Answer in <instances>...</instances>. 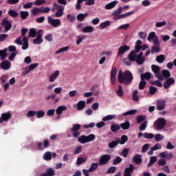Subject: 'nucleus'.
<instances>
[{
    "label": "nucleus",
    "mask_w": 176,
    "mask_h": 176,
    "mask_svg": "<svg viewBox=\"0 0 176 176\" xmlns=\"http://www.w3.org/2000/svg\"><path fill=\"white\" fill-rule=\"evenodd\" d=\"M109 160H111V155L108 154H104L100 157L99 160V165L104 166L108 164Z\"/></svg>",
    "instance_id": "nucleus-7"
},
{
    "label": "nucleus",
    "mask_w": 176,
    "mask_h": 176,
    "mask_svg": "<svg viewBox=\"0 0 176 176\" xmlns=\"http://www.w3.org/2000/svg\"><path fill=\"white\" fill-rule=\"evenodd\" d=\"M11 65L12 64L9 60H3L0 63V67L1 68V69H3V71H8L10 69Z\"/></svg>",
    "instance_id": "nucleus-12"
},
{
    "label": "nucleus",
    "mask_w": 176,
    "mask_h": 176,
    "mask_svg": "<svg viewBox=\"0 0 176 176\" xmlns=\"http://www.w3.org/2000/svg\"><path fill=\"white\" fill-rule=\"evenodd\" d=\"M133 162L135 164H141L142 163V159L141 158L140 155H136L133 157Z\"/></svg>",
    "instance_id": "nucleus-28"
},
{
    "label": "nucleus",
    "mask_w": 176,
    "mask_h": 176,
    "mask_svg": "<svg viewBox=\"0 0 176 176\" xmlns=\"http://www.w3.org/2000/svg\"><path fill=\"white\" fill-rule=\"evenodd\" d=\"M67 19L68 21H69L70 23H74V21H75V20H76L75 16H74L71 14H68L67 15Z\"/></svg>",
    "instance_id": "nucleus-64"
},
{
    "label": "nucleus",
    "mask_w": 176,
    "mask_h": 176,
    "mask_svg": "<svg viewBox=\"0 0 176 176\" xmlns=\"http://www.w3.org/2000/svg\"><path fill=\"white\" fill-rule=\"evenodd\" d=\"M43 157L44 160H47V161L52 160V153L50 151L46 152L43 155Z\"/></svg>",
    "instance_id": "nucleus-38"
},
{
    "label": "nucleus",
    "mask_w": 176,
    "mask_h": 176,
    "mask_svg": "<svg viewBox=\"0 0 176 176\" xmlns=\"http://www.w3.org/2000/svg\"><path fill=\"white\" fill-rule=\"evenodd\" d=\"M58 75H60V71L56 70L54 73L50 76L49 82H54V80L57 79Z\"/></svg>",
    "instance_id": "nucleus-25"
},
{
    "label": "nucleus",
    "mask_w": 176,
    "mask_h": 176,
    "mask_svg": "<svg viewBox=\"0 0 176 176\" xmlns=\"http://www.w3.org/2000/svg\"><path fill=\"white\" fill-rule=\"evenodd\" d=\"M129 50H130V46L126 45L120 46L118 48V52L117 56L118 57L120 56H122L124 54V53H126V52H129Z\"/></svg>",
    "instance_id": "nucleus-9"
},
{
    "label": "nucleus",
    "mask_w": 176,
    "mask_h": 176,
    "mask_svg": "<svg viewBox=\"0 0 176 176\" xmlns=\"http://www.w3.org/2000/svg\"><path fill=\"white\" fill-rule=\"evenodd\" d=\"M94 31V28L91 25L85 26L82 29V32L85 34H91Z\"/></svg>",
    "instance_id": "nucleus-22"
},
{
    "label": "nucleus",
    "mask_w": 176,
    "mask_h": 176,
    "mask_svg": "<svg viewBox=\"0 0 176 176\" xmlns=\"http://www.w3.org/2000/svg\"><path fill=\"white\" fill-rule=\"evenodd\" d=\"M175 83V80L173 78H168L164 83V89H168L171 85H174Z\"/></svg>",
    "instance_id": "nucleus-17"
},
{
    "label": "nucleus",
    "mask_w": 176,
    "mask_h": 176,
    "mask_svg": "<svg viewBox=\"0 0 176 176\" xmlns=\"http://www.w3.org/2000/svg\"><path fill=\"white\" fill-rule=\"evenodd\" d=\"M120 129V126L119 124H113L111 126V131L113 133H116V131H119Z\"/></svg>",
    "instance_id": "nucleus-37"
},
{
    "label": "nucleus",
    "mask_w": 176,
    "mask_h": 176,
    "mask_svg": "<svg viewBox=\"0 0 176 176\" xmlns=\"http://www.w3.org/2000/svg\"><path fill=\"white\" fill-rule=\"evenodd\" d=\"M20 16L22 20H25V19H27V17L30 16V13L28 12V11H21Z\"/></svg>",
    "instance_id": "nucleus-35"
},
{
    "label": "nucleus",
    "mask_w": 176,
    "mask_h": 176,
    "mask_svg": "<svg viewBox=\"0 0 176 176\" xmlns=\"http://www.w3.org/2000/svg\"><path fill=\"white\" fill-rule=\"evenodd\" d=\"M36 115L38 119H41V118H43V116H45V111H43V110H39L36 113Z\"/></svg>",
    "instance_id": "nucleus-61"
},
{
    "label": "nucleus",
    "mask_w": 176,
    "mask_h": 176,
    "mask_svg": "<svg viewBox=\"0 0 176 176\" xmlns=\"http://www.w3.org/2000/svg\"><path fill=\"white\" fill-rule=\"evenodd\" d=\"M116 93L119 97H123V94H124V92L123 91V88L122 87V85H118V89L117 90Z\"/></svg>",
    "instance_id": "nucleus-50"
},
{
    "label": "nucleus",
    "mask_w": 176,
    "mask_h": 176,
    "mask_svg": "<svg viewBox=\"0 0 176 176\" xmlns=\"http://www.w3.org/2000/svg\"><path fill=\"white\" fill-rule=\"evenodd\" d=\"M147 40L149 42L153 40V43H155V41H157V42H159V37H157L155 32H152L148 34Z\"/></svg>",
    "instance_id": "nucleus-19"
},
{
    "label": "nucleus",
    "mask_w": 176,
    "mask_h": 176,
    "mask_svg": "<svg viewBox=\"0 0 176 176\" xmlns=\"http://www.w3.org/2000/svg\"><path fill=\"white\" fill-rule=\"evenodd\" d=\"M112 119H116V115H109L102 118L103 122H107L108 120H112Z\"/></svg>",
    "instance_id": "nucleus-42"
},
{
    "label": "nucleus",
    "mask_w": 176,
    "mask_h": 176,
    "mask_svg": "<svg viewBox=\"0 0 176 176\" xmlns=\"http://www.w3.org/2000/svg\"><path fill=\"white\" fill-rule=\"evenodd\" d=\"M109 25H111V21H106L100 24V27L102 29L107 28V27H109Z\"/></svg>",
    "instance_id": "nucleus-45"
},
{
    "label": "nucleus",
    "mask_w": 176,
    "mask_h": 176,
    "mask_svg": "<svg viewBox=\"0 0 176 176\" xmlns=\"http://www.w3.org/2000/svg\"><path fill=\"white\" fill-rule=\"evenodd\" d=\"M128 58L129 61H131V63H134L135 60L137 59V52L135 51L132 50L128 55Z\"/></svg>",
    "instance_id": "nucleus-20"
},
{
    "label": "nucleus",
    "mask_w": 176,
    "mask_h": 176,
    "mask_svg": "<svg viewBox=\"0 0 176 176\" xmlns=\"http://www.w3.org/2000/svg\"><path fill=\"white\" fill-rule=\"evenodd\" d=\"M120 142V139L118 138L116 140H113L112 142H110L108 144V146L111 149H113V148H116V146H118V145H119Z\"/></svg>",
    "instance_id": "nucleus-23"
},
{
    "label": "nucleus",
    "mask_w": 176,
    "mask_h": 176,
    "mask_svg": "<svg viewBox=\"0 0 176 176\" xmlns=\"http://www.w3.org/2000/svg\"><path fill=\"white\" fill-rule=\"evenodd\" d=\"M155 60H156L157 63H159L160 64H162V63H164V60H166V57L163 54L159 55L156 57Z\"/></svg>",
    "instance_id": "nucleus-36"
},
{
    "label": "nucleus",
    "mask_w": 176,
    "mask_h": 176,
    "mask_svg": "<svg viewBox=\"0 0 176 176\" xmlns=\"http://www.w3.org/2000/svg\"><path fill=\"white\" fill-rule=\"evenodd\" d=\"M143 137L146 140H152V138H155V135L153 133H143Z\"/></svg>",
    "instance_id": "nucleus-48"
},
{
    "label": "nucleus",
    "mask_w": 176,
    "mask_h": 176,
    "mask_svg": "<svg viewBox=\"0 0 176 176\" xmlns=\"http://www.w3.org/2000/svg\"><path fill=\"white\" fill-rule=\"evenodd\" d=\"M47 20L50 25L54 28H57V27L61 25V21L60 19H54L52 16H48Z\"/></svg>",
    "instance_id": "nucleus-6"
},
{
    "label": "nucleus",
    "mask_w": 176,
    "mask_h": 176,
    "mask_svg": "<svg viewBox=\"0 0 176 176\" xmlns=\"http://www.w3.org/2000/svg\"><path fill=\"white\" fill-rule=\"evenodd\" d=\"M133 101H140V97H138V90H135L133 93Z\"/></svg>",
    "instance_id": "nucleus-51"
},
{
    "label": "nucleus",
    "mask_w": 176,
    "mask_h": 176,
    "mask_svg": "<svg viewBox=\"0 0 176 176\" xmlns=\"http://www.w3.org/2000/svg\"><path fill=\"white\" fill-rule=\"evenodd\" d=\"M116 5H118V1H111L105 5L104 9H106V10H111V9H113Z\"/></svg>",
    "instance_id": "nucleus-21"
},
{
    "label": "nucleus",
    "mask_w": 176,
    "mask_h": 176,
    "mask_svg": "<svg viewBox=\"0 0 176 176\" xmlns=\"http://www.w3.org/2000/svg\"><path fill=\"white\" fill-rule=\"evenodd\" d=\"M85 162H86V159H85V158L78 157L77 158L76 163H77V165H78V166H80V164H83V163H85Z\"/></svg>",
    "instance_id": "nucleus-57"
},
{
    "label": "nucleus",
    "mask_w": 176,
    "mask_h": 176,
    "mask_svg": "<svg viewBox=\"0 0 176 176\" xmlns=\"http://www.w3.org/2000/svg\"><path fill=\"white\" fill-rule=\"evenodd\" d=\"M29 35L32 38H35V36H36V30H35L34 28L30 29L29 31Z\"/></svg>",
    "instance_id": "nucleus-63"
},
{
    "label": "nucleus",
    "mask_w": 176,
    "mask_h": 176,
    "mask_svg": "<svg viewBox=\"0 0 176 176\" xmlns=\"http://www.w3.org/2000/svg\"><path fill=\"white\" fill-rule=\"evenodd\" d=\"M156 142H159L164 139V136H163L160 133H157L155 135Z\"/></svg>",
    "instance_id": "nucleus-52"
},
{
    "label": "nucleus",
    "mask_w": 176,
    "mask_h": 176,
    "mask_svg": "<svg viewBox=\"0 0 176 176\" xmlns=\"http://www.w3.org/2000/svg\"><path fill=\"white\" fill-rule=\"evenodd\" d=\"M166 164H167V161L164 158L160 159L157 162V165L160 167L164 166Z\"/></svg>",
    "instance_id": "nucleus-43"
},
{
    "label": "nucleus",
    "mask_w": 176,
    "mask_h": 176,
    "mask_svg": "<svg viewBox=\"0 0 176 176\" xmlns=\"http://www.w3.org/2000/svg\"><path fill=\"white\" fill-rule=\"evenodd\" d=\"M135 168V167L133 164H129V167L126 168L124 170V176H131Z\"/></svg>",
    "instance_id": "nucleus-13"
},
{
    "label": "nucleus",
    "mask_w": 176,
    "mask_h": 176,
    "mask_svg": "<svg viewBox=\"0 0 176 176\" xmlns=\"http://www.w3.org/2000/svg\"><path fill=\"white\" fill-rule=\"evenodd\" d=\"M63 111H67V107L65 106H59L57 109H56V113L57 115H61L63 112Z\"/></svg>",
    "instance_id": "nucleus-34"
},
{
    "label": "nucleus",
    "mask_w": 176,
    "mask_h": 176,
    "mask_svg": "<svg viewBox=\"0 0 176 176\" xmlns=\"http://www.w3.org/2000/svg\"><path fill=\"white\" fill-rule=\"evenodd\" d=\"M147 124H148V121H144L143 123H142L139 127L140 131H144V130L146 129Z\"/></svg>",
    "instance_id": "nucleus-58"
},
{
    "label": "nucleus",
    "mask_w": 176,
    "mask_h": 176,
    "mask_svg": "<svg viewBox=\"0 0 176 176\" xmlns=\"http://www.w3.org/2000/svg\"><path fill=\"white\" fill-rule=\"evenodd\" d=\"M1 25L5 27V31L8 32V31L12 29V21H8V18L6 17L2 20Z\"/></svg>",
    "instance_id": "nucleus-5"
},
{
    "label": "nucleus",
    "mask_w": 176,
    "mask_h": 176,
    "mask_svg": "<svg viewBox=\"0 0 176 176\" xmlns=\"http://www.w3.org/2000/svg\"><path fill=\"white\" fill-rule=\"evenodd\" d=\"M162 76H164V78H170V76H171V73H170V71L168 70H163L162 71Z\"/></svg>",
    "instance_id": "nucleus-62"
},
{
    "label": "nucleus",
    "mask_w": 176,
    "mask_h": 176,
    "mask_svg": "<svg viewBox=\"0 0 176 176\" xmlns=\"http://www.w3.org/2000/svg\"><path fill=\"white\" fill-rule=\"evenodd\" d=\"M42 30H40L38 31V34L36 36V38L33 39V43L34 45H41V43H42V42H43V39H42V34H41V32H42Z\"/></svg>",
    "instance_id": "nucleus-14"
},
{
    "label": "nucleus",
    "mask_w": 176,
    "mask_h": 176,
    "mask_svg": "<svg viewBox=\"0 0 176 176\" xmlns=\"http://www.w3.org/2000/svg\"><path fill=\"white\" fill-rule=\"evenodd\" d=\"M97 168H98V164L92 163L91 167L89 168V171H91V173H93V171H96Z\"/></svg>",
    "instance_id": "nucleus-53"
},
{
    "label": "nucleus",
    "mask_w": 176,
    "mask_h": 176,
    "mask_svg": "<svg viewBox=\"0 0 176 176\" xmlns=\"http://www.w3.org/2000/svg\"><path fill=\"white\" fill-rule=\"evenodd\" d=\"M123 160L122 159V157H120V156H117L116 157V159H114L113 160V166H116V165H118V164H120V163H122V161Z\"/></svg>",
    "instance_id": "nucleus-40"
},
{
    "label": "nucleus",
    "mask_w": 176,
    "mask_h": 176,
    "mask_svg": "<svg viewBox=\"0 0 176 176\" xmlns=\"http://www.w3.org/2000/svg\"><path fill=\"white\" fill-rule=\"evenodd\" d=\"M80 124H74L73 127L71 129V131H79L80 130Z\"/></svg>",
    "instance_id": "nucleus-54"
},
{
    "label": "nucleus",
    "mask_w": 176,
    "mask_h": 176,
    "mask_svg": "<svg viewBox=\"0 0 176 176\" xmlns=\"http://www.w3.org/2000/svg\"><path fill=\"white\" fill-rule=\"evenodd\" d=\"M135 113H137V110H129L125 113H122V116H129V115L133 116V115H135Z\"/></svg>",
    "instance_id": "nucleus-41"
},
{
    "label": "nucleus",
    "mask_w": 176,
    "mask_h": 176,
    "mask_svg": "<svg viewBox=\"0 0 176 176\" xmlns=\"http://www.w3.org/2000/svg\"><path fill=\"white\" fill-rule=\"evenodd\" d=\"M87 16H89V14L85 13H80L77 15V20L78 21H84L85 19H86V17H87Z\"/></svg>",
    "instance_id": "nucleus-32"
},
{
    "label": "nucleus",
    "mask_w": 176,
    "mask_h": 176,
    "mask_svg": "<svg viewBox=\"0 0 176 176\" xmlns=\"http://www.w3.org/2000/svg\"><path fill=\"white\" fill-rule=\"evenodd\" d=\"M77 38L76 45H79L84 39H86V36H78Z\"/></svg>",
    "instance_id": "nucleus-60"
},
{
    "label": "nucleus",
    "mask_w": 176,
    "mask_h": 176,
    "mask_svg": "<svg viewBox=\"0 0 176 176\" xmlns=\"http://www.w3.org/2000/svg\"><path fill=\"white\" fill-rule=\"evenodd\" d=\"M151 69L153 72L155 74L156 78L159 79V80H163V76L160 74V67L156 65H151Z\"/></svg>",
    "instance_id": "nucleus-4"
},
{
    "label": "nucleus",
    "mask_w": 176,
    "mask_h": 176,
    "mask_svg": "<svg viewBox=\"0 0 176 176\" xmlns=\"http://www.w3.org/2000/svg\"><path fill=\"white\" fill-rule=\"evenodd\" d=\"M146 86V81L141 79V81L139 83V90H144Z\"/></svg>",
    "instance_id": "nucleus-46"
},
{
    "label": "nucleus",
    "mask_w": 176,
    "mask_h": 176,
    "mask_svg": "<svg viewBox=\"0 0 176 176\" xmlns=\"http://www.w3.org/2000/svg\"><path fill=\"white\" fill-rule=\"evenodd\" d=\"M166 108V100H157V109L158 111H163Z\"/></svg>",
    "instance_id": "nucleus-18"
},
{
    "label": "nucleus",
    "mask_w": 176,
    "mask_h": 176,
    "mask_svg": "<svg viewBox=\"0 0 176 176\" xmlns=\"http://www.w3.org/2000/svg\"><path fill=\"white\" fill-rule=\"evenodd\" d=\"M33 3L35 6H41V5H45L46 1L45 0H36Z\"/></svg>",
    "instance_id": "nucleus-56"
},
{
    "label": "nucleus",
    "mask_w": 176,
    "mask_h": 176,
    "mask_svg": "<svg viewBox=\"0 0 176 176\" xmlns=\"http://www.w3.org/2000/svg\"><path fill=\"white\" fill-rule=\"evenodd\" d=\"M128 140H129V138L127 137V135H124L120 138V144L121 145H124V144H126V142H127Z\"/></svg>",
    "instance_id": "nucleus-44"
},
{
    "label": "nucleus",
    "mask_w": 176,
    "mask_h": 176,
    "mask_svg": "<svg viewBox=\"0 0 176 176\" xmlns=\"http://www.w3.org/2000/svg\"><path fill=\"white\" fill-rule=\"evenodd\" d=\"M10 119H12L10 112L3 113L0 117V124L3 123V122H9Z\"/></svg>",
    "instance_id": "nucleus-8"
},
{
    "label": "nucleus",
    "mask_w": 176,
    "mask_h": 176,
    "mask_svg": "<svg viewBox=\"0 0 176 176\" xmlns=\"http://www.w3.org/2000/svg\"><path fill=\"white\" fill-rule=\"evenodd\" d=\"M122 12H123V8L120 7L118 8L117 10H115L112 13V16H114L115 20H120V19H122V14H121Z\"/></svg>",
    "instance_id": "nucleus-11"
},
{
    "label": "nucleus",
    "mask_w": 176,
    "mask_h": 176,
    "mask_svg": "<svg viewBox=\"0 0 176 176\" xmlns=\"http://www.w3.org/2000/svg\"><path fill=\"white\" fill-rule=\"evenodd\" d=\"M142 80H149L152 78V74L149 72H146L140 75Z\"/></svg>",
    "instance_id": "nucleus-24"
},
{
    "label": "nucleus",
    "mask_w": 176,
    "mask_h": 176,
    "mask_svg": "<svg viewBox=\"0 0 176 176\" xmlns=\"http://www.w3.org/2000/svg\"><path fill=\"white\" fill-rule=\"evenodd\" d=\"M166 124H167V121L166 119L160 118L154 122L153 127L155 130L160 131L163 130V129L166 127Z\"/></svg>",
    "instance_id": "nucleus-2"
},
{
    "label": "nucleus",
    "mask_w": 176,
    "mask_h": 176,
    "mask_svg": "<svg viewBox=\"0 0 176 176\" xmlns=\"http://www.w3.org/2000/svg\"><path fill=\"white\" fill-rule=\"evenodd\" d=\"M31 12L33 16H37L39 13H42L41 8H38L37 7H35L31 10Z\"/></svg>",
    "instance_id": "nucleus-33"
},
{
    "label": "nucleus",
    "mask_w": 176,
    "mask_h": 176,
    "mask_svg": "<svg viewBox=\"0 0 176 176\" xmlns=\"http://www.w3.org/2000/svg\"><path fill=\"white\" fill-rule=\"evenodd\" d=\"M54 8H56V10L59 12H64V7L62 5L56 4V3H53Z\"/></svg>",
    "instance_id": "nucleus-39"
},
{
    "label": "nucleus",
    "mask_w": 176,
    "mask_h": 176,
    "mask_svg": "<svg viewBox=\"0 0 176 176\" xmlns=\"http://www.w3.org/2000/svg\"><path fill=\"white\" fill-rule=\"evenodd\" d=\"M96 140V135L90 134L88 136L85 135H81L78 138V142L80 144H86L87 142H91V141H94Z\"/></svg>",
    "instance_id": "nucleus-3"
},
{
    "label": "nucleus",
    "mask_w": 176,
    "mask_h": 176,
    "mask_svg": "<svg viewBox=\"0 0 176 176\" xmlns=\"http://www.w3.org/2000/svg\"><path fill=\"white\" fill-rule=\"evenodd\" d=\"M153 45H154L151 47V53H159V52H160V43L155 41Z\"/></svg>",
    "instance_id": "nucleus-15"
},
{
    "label": "nucleus",
    "mask_w": 176,
    "mask_h": 176,
    "mask_svg": "<svg viewBox=\"0 0 176 176\" xmlns=\"http://www.w3.org/2000/svg\"><path fill=\"white\" fill-rule=\"evenodd\" d=\"M156 162H157V157L156 156H151L147 167H152V166H153Z\"/></svg>",
    "instance_id": "nucleus-31"
},
{
    "label": "nucleus",
    "mask_w": 176,
    "mask_h": 176,
    "mask_svg": "<svg viewBox=\"0 0 176 176\" xmlns=\"http://www.w3.org/2000/svg\"><path fill=\"white\" fill-rule=\"evenodd\" d=\"M146 117L145 116H138L136 117V122L138 124L142 123V122H144V120H145Z\"/></svg>",
    "instance_id": "nucleus-47"
},
{
    "label": "nucleus",
    "mask_w": 176,
    "mask_h": 176,
    "mask_svg": "<svg viewBox=\"0 0 176 176\" xmlns=\"http://www.w3.org/2000/svg\"><path fill=\"white\" fill-rule=\"evenodd\" d=\"M8 48L0 50V57L1 60H5L8 57Z\"/></svg>",
    "instance_id": "nucleus-27"
},
{
    "label": "nucleus",
    "mask_w": 176,
    "mask_h": 176,
    "mask_svg": "<svg viewBox=\"0 0 176 176\" xmlns=\"http://www.w3.org/2000/svg\"><path fill=\"white\" fill-rule=\"evenodd\" d=\"M157 91V88H156L155 87H153V86L149 87V94H151V96H153V94H155V93H156Z\"/></svg>",
    "instance_id": "nucleus-55"
},
{
    "label": "nucleus",
    "mask_w": 176,
    "mask_h": 176,
    "mask_svg": "<svg viewBox=\"0 0 176 176\" xmlns=\"http://www.w3.org/2000/svg\"><path fill=\"white\" fill-rule=\"evenodd\" d=\"M8 14L9 16H10V17H19V14L17 13V12L14 11V10H10L8 11Z\"/></svg>",
    "instance_id": "nucleus-49"
},
{
    "label": "nucleus",
    "mask_w": 176,
    "mask_h": 176,
    "mask_svg": "<svg viewBox=\"0 0 176 176\" xmlns=\"http://www.w3.org/2000/svg\"><path fill=\"white\" fill-rule=\"evenodd\" d=\"M85 107H86V102H85V100H80L77 103L78 111H82V109H85Z\"/></svg>",
    "instance_id": "nucleus-26"
},
{
    "label": "nucleus",
    "mask_w": 176,
    "mask_h": 176,
    "mask_svg": "<svg viewBox=\"0 0 176 176\" xmlns=\"http://www.w3.org/2000/svg\"><path fill=\"white\" fill-rule=\"evenodd\" d=\"M130 122L125 121L124 122L120 124V127L122 129V130H129L130 129Z\"/></svg>",
    "instance_id": "nucleus-30"
},
{
    "label": "nucleus",
    "mask_w": 176,
    "mask_h": 176,
    "mask_svg": "<svg viewBox=\"0 0 176 176\" xmlns=\"http://www.w3.org/2000/svg\"><path fill=\"white\" fill-rule=\"evenodd\" d=\"M50 144L49 143V140H45L43 144L41 142H37V148L39 151H43V149H46V148H49Z\"/></svg>",
    "instance_id": "nucleus-10"
},
{
    "label": "nucleus",
    "mask_w": 176,
    "mask_h": 176,
    "mask_svg": "<svg viewBox=\"0 0 176 176\" xmlns=\"http://www.w3.org/2000/svg\"><path fill=\"white\" fill-rule=\"evenodd\" d=\"M56 175V170L53 168H48L45 173L40 175V176H54Z\"/></svg>",
    "instance_id": "nucleus-16"
},
{
    "label": "nucleus",
    "mask_w": 176,
    "mask_h": 176,
    "mask_svg": "<svg viewBox=\"0 0 176 176\" xmlns=\"http://www.w3.org/2000/svg\"><path fill=\"white\" fill-rule=\"evenodd\" d=\"M151 85H154L155 86H157V87H163V84L162 82L159 80H155V81H151L150 82Z\"/></svg>",
    "instance_id": "nucleus-59"
},
{
    "label": "nucleus",
    "mask_w": 176,
    "mask_h": 176,
    "mask_svg": "<svg viewBox=\"0 0 176 176\" xmlns=\"http://www.w3.org/2000/svg\"><path fill=\"white\" fill-rule=\"evenodd\" d=\"M135 61L138 65H142L145 63V56H136Z\"/></svg>",
    "instance_id": "nucleus-29"
},
{
    "label": "nucleus",
    "mask_w": 176,
    "mask_h": 176,
    "mask_svg": "<svg viewBox=\"0 0 176 176\" xmlns=\"http://www.w3.org/2000/svg\"><path fill=\"white\" fill-rule=\"evenodd\" d=\"M118 80L119 83H123L126 86H128L133 83L134 76H133V73L129 70H126L124 72H122V70H120L118 75Z\"/></svg>",
    "instance_id": "nucleus-1"
}]
</instances>
